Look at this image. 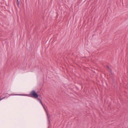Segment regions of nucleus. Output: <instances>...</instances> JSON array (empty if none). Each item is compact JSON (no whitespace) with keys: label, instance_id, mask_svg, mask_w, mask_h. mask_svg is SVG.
Wrapping results in <instances>:
<instances>
[{"label":"nucleus","instance_id":"f257e3e1","mask_svg":"<svg viewBox=\"0 0 128 128\" xmlns=\"http://www.w3.org/2000/svg\"><path fill=\"white\" fill-rule=\"evenodd\" d=\"M15 95H19V96H27L26 95H24L22 94H16ZM29 95L30 96H29L31 97L37 98L38 97L39 95L36 92V91L34 90H32L30 93Z\"/></svg>","mask_w":128,"mask_h":128},{"label":"nucleus","instance_id":"f03ea898","mask_svg":"<svg viewBox=\"0 0 128 128\" xmlns=\"http://www.w3.org/2000/svg\"><path fill=\"white\" fill-rule=\"evenodd\" d=\"M7 96L6 95L4 97L1 98V96L0 97V101L2 100H3V99L4 98L6 97Z\"/></svg>","mask_w":128,"mask_h":128},{"label":"nucleus","instance_id":"7ed1b4c3","mask_svg":"<svg viewBox=\"0 0 128 128\" xmlns=\"http://www.w3.org/2000/svg\"><path fill=\"white\" fill-rule=\"evenodd\" d=\"M106 67L107 68L109 69V72L110 73L112 72V71L111 70L110 68V67L109 66H106Z\"/></svg>","mask_w":128,"mask_h":128},{"label":"nucleus","instance_id":"20e7f679","mask_svg":"<svg viewBox=\"0 0 128 128\" xmlns=\"http://www.w3.org/2000/svg\"><path fill=\"white\" fill-rule=\"evenodd\" d=\"M17 0V5H18V7L19 4V2L18 0Z\"/></svg>","mask_w":128,"mask_h":128},{"label":"nucleus","instance_id":"39448f33","mask_svg":"<svg viewBox=\"0 0 128 128\" xmlns=\"http://www.w3.org/2000/svg\"><path fill=\"white\" fill-rule=\"evenodd\" d=\"M47 116H48V120L49 121H50V117H49L48 116V113H47Z\"/></svg>","mask_w":128,"mask_h":128},{"label":"nucleus","instance_id":"423d86ee","mask_svg":"<svg viewBox=\"0 0 128 128\" xmlns=\"http://www.w3.org/2000/svg\"><path fill=\"white\" fill-rule=\"evenodd\" d=\"M37 100L39 102H40V101H42L41 99H40V98H38Z\"/></svg>","mask_w":128,"mask_h":128},{"label":"nucleus","instance_id":"0eeeda50","mask_svg":"<svg viewBox=\"0 0 128 128\" xmlns=\"http://www.w3.org/2000/svg\"><path fill=\"white\" fill-rule=\"evenodd\" d=\"M43 106V108H44V109L46 110V113H48L47 112V110H46V109L45 107L44 106Z\"/></svg>","mask_w":128,"mask_h":128},{"label":"nucleus","instance_id":"6e6552de","mask_svg":"<svg viewBox=\"0 0 128 128\" xmlns=\"http://www.w3.org/2000/svg\"><path fill=\"white\" fill-rule=\"evenodd\" d=\"M40 103L41 104V105L42 106H43V105L42 103V101H41L40 102Z\"/></svg>","mask_w":128,"mask_h":128},{"label":"nucleus","instance_id":"1a4fd4ad","mask_svg":"<svg viewBox=\"0 0 128 128\" xmlns=\"http://www.w3.org/2000/svg\"><path fill=\"white\" fill-rule=\"evenodd\" d=\"M40 103L41 104V105L42 106H43V105L42 103V101H41L40 102Z\"/></svg>","mask_w":128,"mask_h":128},{"label":"nucleus","instance_id":"9d476101","mask_svg":"<svg viewBox=\"0 0 128 128\" xmlns=\"http://www.w3.org/2000/svg\"><path fill=\"white\" fill-rule=\"evenodd\" d=\"M13 94H10V95H12Z\"/></svg>","mask_w":128,"mask_h":128}]
</instances>
